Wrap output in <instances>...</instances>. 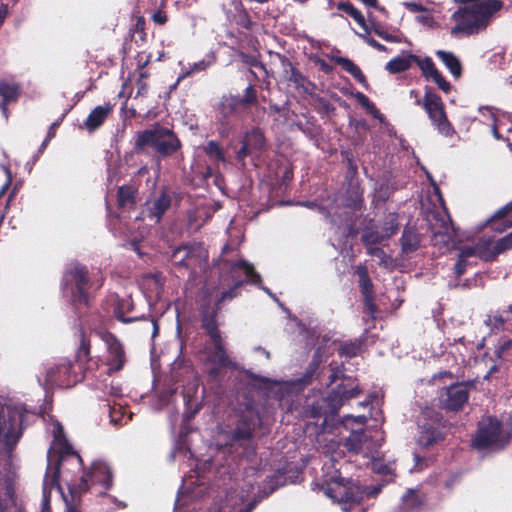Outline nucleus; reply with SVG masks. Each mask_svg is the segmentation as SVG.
I'll return each mask as SVG.
<instances>
[{
    "label": "nucleus",
    "mask_w": 512,
    "mask_h": 512,
    "mask_svg": "<svg viewBox=\"0 0 512 512\" xmlns=\"http://www.w3.org/2000/svg\"><path fill=\"white\" fill-rule=\"evenodd\" d=\"M93 285L94 282L86 265L72 261L65 266L60 281V290L78 313L81 308L90 307L94 298Z\"/></svg>",
    "instance_id": "obj_1"
},
{
    "label": "nucleus",
    "mask_w": 512,
    "mask_h": 512,
    "mask_svg": "<svg viewBox=\"0 0 512 512\" xmlns=\"http://www.w3.org/2000/svg\"><path fill=\"white\" fill-rule=\"evenodd\" d=\"M464 4L451 16V19L456 22V25L451 29L452 35L459 33L467 36L478 34L487 28L492 16L503 7L501 0Z\"/></svg>",
    "instance_id": "obj_2"
},
{
    "label": "nucleus",
    "mask_w": 512,
    "mask_h": 512,
    "mask_svg": "<svg viewBox=\"0 0 512 512\" xmlns=\"http://www.w3.org/2000/svg\"><path fill=\"white\" fill-rule=\"evenodd\" d=\"M40 419V415L24 405H0V437L8 451H12L26 428Z\"/></svg>",
    "instance_id": "obj_3"
},
{
    "label": "nucleus",
    "mask_w": 512,
    "mask_h": 512,
    "mask_svg": "<svg viewBox=\"0 0 512 512\" xmlns=\"http://www.w3.org/2000/svg\"><path fill=\"white\" fill-rule=\"evenodd\" d=\"M201 327L212 343V347L206 348V362L211 364V367L207 370V375L210 380L219 381L225 369L232 368L235 364L228 355L218 321L201 319Z\"/></svg>",
    "instance_id": "obj_4"
},
{
    "label": "nucleus",
    "mask_w": 512,
    "mask_h": 512,
    "mask_svg": "<svg viewBox=\"0 0 512 512\" xmlns=\"http://www.w3.org/2000/svg\"><path fill=\"white\" fill-rule=\"evenodd\" d=\"M147 146L152 147L160 157L165 158L180 150L182 143L173 130L155 124L151 129L139 131L135 135L136 153L142 152Z\"/></svg>",
    "instance_id": "obj_5"
},
{
    "label": "nucleus",
    "mask_w": 512,
    "mask_h": 512,
    "mask_svg": "<svg viewBox=\"0 0 512 512\" xmlns=\"http://www.w3.org/2000/svg\"><path fill=\"white\" fill-rule=\"evenodd\" d=\"M424 90L423 98L420 97L419 91L415 89L410 91V97L415 99L417 106H421L425 110L432 125L441 135L449 138L453 137L456 130L447 117L442 98L431 86H425Z\"/></svg>",
    "instance_id": "obj_6"
},
{
    "label": "nucleus",
    "mask_w": 512,
    "mask_h": 512,
    "mask_svg": "<svg viewBox=\"0 0 512 512\" xmlns=\"http://www.w3.org/2000/svg\"><path fill=\"white\" fill-rule=\"evenodd\" d=\"M321 490L327 497L340 503L344 512H349L363 499L361 487L354 480L341 477L340 474L325 479L321 484Z\"/></svg>",
    "instance_id": "obj_7"
},
{
    "label": "nucleus",
    "mask_w": 512,
    "mask_h": 512,
    "mask_svg": "<svg viewBox=\"0 0 512 512\" xmlns=\"http://www.w3.org/2000/svg\"><path fill=\"white\" fill-rule=\"evenodd\" d=\"M236 270H242L246 276V280H237L234 284L226 291H223L217 298L212 308L203 307L201 312V319H212L217 321L218 315L221 310L222 303L229 299L232 300L239 295V289L244 283H252L258 285L262 282L261 276L255 271L253 265L246 260H239L231 265V272L234 273Z\"/></svg>",
    "instance_id": "obj_8"
},
{
    "label": "nucleus",
    "mask_w": 512,
    "mask_h": 512,
    "mask_svg": "<svg viewBox=\"0 0 512 512\" xmlns=\"http://www.w3.org/2000/svg\"><path fill=\"white\" fill-rule=\"evenodd\" d=\"M170 260L174 267L188 271L195 277L208 265V253L200 244H184L172 251Z\"/></svg>",
    "instance_id": "obj_9"
},
{
    "label": "nucleus",
    "mask_w": 512,
    "mask_h": 512,
    "mask_svg": "<svg viewBox=\"0 0 512 512\" xmlns=\"http://www.w3.org/2000/svg\"><path fill=\"white\" fill-rule=\"evenodd\" d=\"M258 104V91L253 84H249L242 96L238 95H223L217 104L216 112L217 119L222 123H227L228 120L237 115L240 111L249 109Z\"/></svg>",
    "instance_id": "obj_10"
},
{
    "label": "nucleus",
    "mask_w": 512,
    "mask_h": 512,
    "mask_svg": "<svg viewBox=\"0 0 512 512\" xmlns=\"http://www.w3.org/2000/svg\"><path fill=\"white\" fill-rule=\"evenodd\" d=\"M84 379V368L75 369L73 362L67 358L57 361L46 371V382L59 388H71Z\"/></svg>",
    "instance_id": "obj_11"
},
{
    "label": "nucleus",
    "mask_w": 512,
    "mask_h": 512,
    "mask_svg": "<svg viewBox=\"0 0 512 512\" xmlns=\"http://www.w3.org/2000/svg\"><path fill=\"white\" fill-rule=\"evenodd\" d=\"M54 439L59 448V458L55 465V471L53 475V483L58 482L59 478L62 476L64 481L68 479V474L65 471V463L72 459L75 461L78 469H82L83 460L77 451L74 450L72 444L68 441L64 434L63 427L58 425L56 431L54 432Z\"/></svg>",
    "instance_id": "obj_12"
},
{
    "label": "nucleus",
    "mask_w": 512,
    "mask_h": 512,
    "mask_svg": "<svg viewBox=\"0 0 512 512\" xmlns=\"http://www.w3.org/2000/svg\"><path fill=\"white\" fill-rule=\"evenodd\" d=\"M99 337L106 345L103 363L108 367V375L123 370L127 356L123 343L110 331L98 332Z\"/></svg>",
    "instance_id": "obj_13"
},
{
    "label": "nucleus",
    "mask_w": 512,
    "mask_h": 512,
    "mask_svg": "<svg viewBox=\"0 0 512 512\" xmlns=\"http://www.w3.org/2000/svg\"><path fill=\"white\" fill-rule=\"evenodd\" d=\"M71 480L73 482H81L82 480H85L87 483V491L90 487L100 486L102 490L99 491L98 494L105 495L106 491L113 486V473L111 468L105 462L95 461L91 465L90 470L88 472H83L78 480Z\"/></svg>",
    "instance_id": "obj_14"
},
{
    "label": "nucleus",
    "mask_w": 512,
    "mask_h": 512,
    "mask_svg": "<svg viewBox=\"0 0 512 512\" xmlns=\"http://www.w3.org/2000/svg\"><path fill=\"white\" fill-rule=\"evenodd\" d=\"M278 57L284 79L291 83L299 93L313 95L316 84L309 80L285 55L278 54Z\"/></svg>",
    "instance_id": "obj_15"
},
{
    "label": "nucleus",
    "mask_w": 512,
    "mask_h": 512,
    "mask_svg": "<svg viewBox=\"0 0 512 512\" xmlns=\"http://www.w3.org/2000/svg\"><path fill=\"white\" fill-rule=\"evenodd\" d=\"M172 203L171 193L166 187H162L159 192L148 198L142 210L143 218H148L154 223H159L170 208Z\"/></svg>",
    "instance_id": "obj_16"
},
{
    "label": "nucleus",
    "mask_w": 512,
    "mask_h": 512,
    "mask_svg": "<svg viewBox=\"0 0 512 512\" xmlns=\"http://www.w3.org/2000/svg\"><path fill=\"white\" fill-rule=\"evenodd\" d=\"M502 423L495 417L479 425L474 444L478 449H487L501 442Z\"/></svg>",
    "instance_id": "obj_17"
},
{
    "label": "nucleus",
    "mask_w": 512,
    "mask_h": 512,
    "mask_svg": "<svg viewBox=\"0 0 512 512\" xmlns=\"http://www.w3.org/2000/svg\"><path fill=\"white\" fill-rule=\"evenodd\" d=\"M261 419L258 412L248 410L242 415L237 426L231 433V440L234 442L251 440L254 436L255 429L260 425Z\"/></svg>",
    "instance_id": "obj_18"
},
{
    "label": "nucleus",
    "mask_w": 512,
    "mask_h": 512,
    "mask_svg": "<svg viewBox=\"0 0 512 512\" xmlns=\"http://www.w3.org/2000/svg\"><path fill=\"white\" fill-rule=\"evenodd\" d=\"M469 399V390L464 383H455L446 388L444 407L449 411H459Z\"/></svg>",
    "instance_id": "obj_19"
},
{
    "label": "nucleus",
    "mask_w": 512,
    "mask_h": 512,
    "mask_svg": "<svg viewBox=\"0 0 512 512\" xmlns=\"http://www.w3.org/2000/svg\"><path fill=\"white\" fill-rule=\"evenodd\" d=\"M69 495H63L65 501V512H81L78 509V504L81 501V497L87 492V483L85 480L81 482H73L72 480H66Z\"/></svg>",
    "instance_id": "obj_20"
},
{
    "label": "nucleus",
    "mask_w": 512,
    "mask_h": 512,
    "mask_svg": "<svg viewBox=\"0 0 512 512\" xmlns=\"http://www.w3.org/2000/svg\"><path fill=\"white\" fill-rule=\"evenodd\" d=\"M332 404L329 393L326 397H320L311 402L308 405L307 414L314 419L324 417V422H326L329 418L338 414L337 411L333 410Z\"/></svg>",
    "instance_id": "obj_21"
},
{
    "label": "nucleus",
    "mask_w": 512,
    "mask_h": 512,
    "mask_svg": "<svg viewBox=\"0 0 512 512\" xmlns=\"http://www.w3.org/2000/svg\"><path fill=\"white\" fill-rule=\"evenodd\" d=\"M112 112L113 105L109 102L105 103L104 105L96 106L84 121V127L90 133L95 132L104 124Z\"/></svg>",
    "instance_id": "obj_22"
},
{
    "label": "nucleus",
    "mask_w": 512,
    "mask_h": 512,
    "mask_svg": "<svg viewBox=\"0 0 512 512\" xmlns=\"http://www.w3.org/2000/svg\"><path fill=\"white\" fill-rule=\"evenodd\" d=\"M362 393L359 386L348 388L344 384H339L330 391V399L332 400L333 410L339 411L340 408L351 399L357 398Z\"/></svg>",
    "instance_id": "obj_23"
},
{
    "label": "nucleus",
    "mask_w": 512,
    "mask_h": 512,
    "mask_svg": "<svg viewBox=\"0 0 512 512\" xmlns=\"http://www.w3.org/2000/svg\"><path fill=\"white\" fill-rule=\"evenodd\" d=\"M422 242V234H420L415 226L406 225L400 238L401 251L405 255H409L420 248Z\"/></svg>",
    "instance_id": "obj_24"
},
{
    "label": "nucleus",
    "mask_w": 512,
    "mask_h": 512,
    "mask_svg": "<svg viewBox=\"0 0 512 512\" xmlns=\"http://www.w3.org/2000/svg\"><path fill=\"white\" fill-rule=\"evenodd\" d=\"M138 188L134 184L121 185L117 189V205L122 210H133L138 199Z\"/></svg>",
    "instance_id": "obj_25"
},
{
    "label": "nucleus",
    "mask_w": 512,
    "mask_h": 512,
    "mask_svg": "<svg viewBox=\"0 0 512 512\" xmlns=\"http://www.w3.org/2000/svg\"><path fill=\"white\" fill-rule=\"evenodd\" d=\"M424 504V498L417 489H408L393 512H420Z\"/></svg>",
    "instance_id": "obj_26"
},
{
    "label": "nucleus",
    "mask_w": 512,
    "mask_h": 512,
    "mask_svg": "<svg viewBox=\"0 0 512 512\" xmlns=\"http://www.w3.org/2000/svg\"><path fill=\"white\" fill-rule=\"evenodd\" d=\"M510 212H512V201L497 210L493 216L486 221V225H489L493 231L498 233L512 228V221L505 219Z\"/></svg>",
    "instance_id": "obj_27"
},
{
    "label": "nucleus",
    "mask_w": 512,
    "mask_h": 512,
    "mask_svg": "<svg viewBox=\"0 0 512 512\" xmlns=\"http://www.w3.org/2000/svg\"><path fill=\"white\" fill-rule=\"evenodd\" d=\"M79 345L75 353V360L78 366H82L91 359V340L89 335L85 332L84 328L80 326Z\"/></svg>",
    "instance_id": "obj_28"
},
{
    "label": "nucleus",
    "mask_w": 512,
    "mask_h": 512,
    "mask_svg": "<svg viewBox=\"0 0 512 512\" xmlns=\"http://www.w3.org/2000/svg\"><path fill=\"white\" fill-rule=\"evenodd\" d=\"M435 55L442 61L455 79L462 76V64L454 53L445 50H437Z\"/></svg>",
    "instance_id": "obj_29"
},
{
    "label": "nucleus",
    "mask_w": 512,
    "mask_h": 512,
    "mask_svg": "<svg viewBox=\"0 0 512 512\" xmlns=\"http://www.w3.org/2000/svg\"><path fill=\"white\" fill-rule=\"evenodd\" d=\"M458 256L464 259L477 256L484 261H492L496 258L493 254V249L491 251L487 250L486 247L480 243L475 246L461 247Z\"/></svg>",
    "instance_id": "obj_30"
},
{
    "label": "nucleus",
    "mask_w": 512,
    "mask_h": 512,
    "mask_svg": "<svg viewBox=\"0 0 512 512\" xmlns=\"http://www.w3.org/2000/svg\"><path fill=\"white\" fill-rule=\"evenodd\" d=\"M443 439L444 435L442 431L439 428L428 424L422 427L418 441L421 446L428 448L442 441Z\"/></svg>",
    "instance_id": "obj_31"
},
{
    "label": "nucleus",
    "mask_w": 512,
    "mask_h": 512,
    "mask_svg": "<svg viewBox=\"0 0 512 512\" xmlns=\"http://www.w3.org/2000/svg\"><path fill=\"white\" fill-rule=\"evenodd\" d=\"M333 60L336 64L340 65L341 68L349 73L357 82L367 87V79L363 74L362 70L349 58L337 56L334 57Z\"/></svg>",
    "instance_id": "obj_32"
},
{
    "label": "nucleus",
    "mask_w": 512,
    "mask_h": 512,
    "mask_svg": "<svg viewBox=\"0 0 512 512\" xmlns=\"http://www.w3.org/2000/svg\"><path fill=\"white\" fill-rule=\"evenodd\" d=\"M367 436L364 429L353 430L344 441V447L347 451L358 454L362 450L363 443L366 441Z\"/></svg>",
    "instance_id": "obj_33"
},
{
    "label": "nucleus",
    "mask_w": 512,
    "mask_h": 512,
    "mask_svg": "<svg viewBox=\"0 0 512 512\" xmlns=\"http://www.w3.org/2000/svg\"><path fill=\"white\" fill-rule=\"evenodd\" d=\"M243 141L253 151L257 152L263 150L266 144L264 133L258 127H254L250 131L246 132Z\"/></svg>",
    "instance_id": "obj_34"
},
{
    "label": "nucleus",
    "mask_w": 512,
    "mask_h": 512,
    "mask_svg": "<svg viewBox=\"0 0 512 512\" xmlns=\"http://www.w3.org/2000/svg\"><path fill=\"white\" fill-rule=\"evenodd\" d=\"M338 10L349 15L353 20L367 33H369L368 25L364 15L350 2H339L336 4Z\"/></svg>",
    "instance_id": "obj_35"
},
{
    "label": "nucleus",
    "mask_w": 512,
    "mask_h": 512,
    "mask_svg": "<svg viewBox=\"0 0 512 512\" xmlns=\"http://www.w3.org/2000/svg\"><path fill=\"white\" fill-rule=\"evenodd\" d=\"M133 308L132 301L129 299H120L117 301L114 307V316L117 320L122 323H132L138 321L140 319H144V317H126L125 312L130 311Z\"/></svg>",
    "instance_id": "obj_36"
},
{
    "label": "nucleus",
    "mask_w": 512,
    "mask_h": 512,
    "mask_svg": "<svg viewBox=\"0 0 512 512\" xmlns=\"http://www.w3.org/2000/svg\"><path fill=\"white\" fill-rule=\"evenodd\" d=\"M20 94L21 86L18 83L0 81V96L3 98L2 102H5V104L16 102Z\"/></svg>",
    "instance_id": "obj_37"
},
{
    "label": "nucleus",
    "mask_w": 512,
    "mask_h": 512,
    "mask_svg": "<svg viewBox=\"0 0 512 512\" xmlns=\"http://www.w3.org/2000/svg\"><path fill=\"white\" fill-rule=\"evenodd\" d=\"M411 55L412 54H409L408 56H397L391 59L385 66L386 70L391 74L407 71L411 67L412 63H414Z\"/></svg>",
    "instance_id": "obj_38"
},
{
    "label": "nucleus",
    "mask_w": 512,
    "mask_h": 512,
    "mask_svg": "<svg viewBox=\"0 0 512 512\" xmlns=\"http://www.w3.org/2000/svg\"><path fill=\"white\" fill-rule=\"evenodd\" d=\"M356 273L359 277V288L363 297L367 296H375L374 295V287L371 281V278L368 274V270L365 266L359 265L357 267Z\"/></svg>",
    "instance_id": "obj_39"
},
{
    "label": "nucleus",
    "mask_w": 512,
    "mask_h": 512,
    "mask_svg": "<svg viewBox=\"0 0 512 512\" xmlns=\"http://www.w3.org/2000/svg\"><path fill=\"white\" fill-rule=\"evenodd\" d=\"M362 346L363 340L361 339L345 341L340 344L338 348V354L341 357L354 358L360 354Z\"/></svg>",
    "instance_id": "obj_40"
},
{
    "label": "nucleus",
    "mask_w": 512,
    "mask_h": 512,
    "mask_svg": "<svg viewBox=\"0 0 512 512\" xmlns=\"http://www.w3.org/2000/svg\"><path fill=\"white\" fill-rule=\"evenodd\" d=\"M411 58L414 60V63L417 64L421 70L422 76L426 80H430V78L439 71L430 57L420 58L417 55H411Z\"/></svg>",
    "instance_id": "obj_41"
},
{
    "label": "nucleus",
    "mask_w": 512,
    "mask_h": 512,
    "mask_svg": "<svg viewBox=\"0 0 512 512\" xmlns=\"http://www.w3.org/2000/svg\"><path fill=\"white\" fill-rule=\"evenodd\" d=\"M204 151L210 159H213L215 161L224 162L226 159L225 152L217 141H208L204 147Z\"/></svg>",
    "instance_id": "obj_42"
},
{
    "label": "nucleus",
    "mask_w": 512,
    "mask_h": 512,
    "mask_svg": "<svg viewBox=\"0 0 512 512\" xmlns=\"http://www.w3.org/2000/svg\"><path fill=\"white\" fill-rule=\"evenodd\" d=\"M356 98L359 104L365 108L374 118L381 119L382 114L370 99L362 92H357Z\"/></svg>",
    "instance_id": "obj_43"
},
{
    "label": "nucleus",
    "mask_w": 512,
    "mask_h": 512,
    "mask_svg": "<svg viewBox=\"0 0 512 512\" xmlns=\"http://www.w3.org/2000/svg\"><path fill=\"white\" fill-rule=\"evenodd\" d=\"M512 249V231L499 238L493 245V254L497 257L499 254Z\"/></svg>",
    "instance_id": "obj_44"
},
{
    "label": "nucleus",
    "mask_w": 512,
    "mask_h": 512,
    "mask_svg": "<svg viewBox=\"0 0 512 512\" xmlns=\"http://www.w3.org/2000/svg\"><path fill=\"white\" fill-rule=\"evenodd\" d=\"M399 229L398 215L396 213H390L384 223L383 231L388 237L393 236Z\"/></svg>",
    "instance_id": "obj_45"
},
{
    "label": "nucleus",
    "mask_w": 512,
    "mask_h": 512,
    "mask_svg": "<svg viewBox=\"0 0 512 512\" xmlns=\"http://www.w3.org/2000/svg\"><path fill=\"white\" fill-rule=\"evenodd\" d=\"M239 58H240L242 63H244V64H246V65H248L250 67L259 68L265 74H268V70L266 68V65L262 61H260L257 56L241 52L239 54Z\"/></svg>",
    "instance_id": "obj_46"
},
{
    "label": "nucleus",
    "mask_w": 512,
    "mask_h": 512,
    "mask_svg": "<svg viewBox=\"0 0 512 512\" xmlns=\"http://www.w3.org/2000/svg\"><path fill=\"white\" fill-rule=\"evenodd\" d=\"M317 372V369L312 368L311 366H307L303 375L295 380V384L301 387H305L309 384H311L315 374Z\"/></svg>",
    "instance_id": "obj_47"
},
{
    "label": "nucleus",
    "mask_w": 512,
    "mask_h": 512,
    "mask_svg": "<svg viewBox=\"0 0 512 512\" xmlns=\"http://www.w3.org/2000/svg\"><path fill=\"white\" fill-rule=\"evenodd\" d=\"M431 81H433L438 88L443 91L444 93L448 94L452 90V86L450 82H448L445 77L442 75L440 71H438L435 75H433L430 78Z\"/></svg>",
    "instance_id": "obj_48"
},
{
    "label": "nucleus",
    "mask_w": 512,
    "mask_h": 512,
    "mask_svg": "<svg viewBox=\"0 0 512 512\" xmlns=\"http://www.w3.org/2000/svg\"><path fill=\"white\" fill-rule=\"evenodd\" d=\"M209 66V62H207L206 60H200L196 63L193 64V66L190 68L189 71L185 72L183 74V76L179 77L177 79V82L175 83V85L173 87H175L183 78L187 77V76H190L191 74L195 73V72H201V71H204L208 68Z\"/></svg>",
    "instance_id": "obj_49"
},
{
    "label": "nucleus",
    "mask_w": 512,
    "mask_h": 512,
    "mask_svg": "<svg viewBox=\"0 0 512 512\" xmlns=\"http://www.w3.org/2000/svg\"><path fill=\"white\" fill-rule=\"evenodd\" d=\"M363 304L365 310L368 312L370 318L374 320L377 313V305L375 303V296L363 297Z\"/></svg>",
    "instance_id": "obj_50"
},
{
    "label": "nucleus",
    "mask_w": 512,
    "mask_h": 512,
    "mask_svg": "<svg viewBox=\"0 0 512 512\" xmlns=\"http://www.w3.org/2000/svg\"><path fill=\"white\" fill-rule=\"evenodd\" d=\"M359 36L372 48L376 49L379 52H387L388 48L375 40L374 38L369 36V33L365 32V34H359Z\"/></svg>",
    "instance_id": "obj_51"
},
{
    "label": "nucleus",
    "mask_w": 512,
    "mask_h": 512,
    "mask_svg": "<svg viewBox=\"0 0 512 512\" xmlns=\"http://www.w3.org/2000/svg\"><path fill=\"white\" fill-rule=\"evenodd\" d=\"M470 265L468 259L460 258L458 259L454 265V273L456 278H460L467 270V267Z\"/></svg>",
    "instance_id": "obj_52"
},
{
    "label": "nucleus",
    "mask_w": 512,
    "mask_h": 512,
    "mask_svg": "<svg viewBox=\"0 0 512 512\" xmlns=\"http://www.w3.org/2000/svg\"><path fill=\"white\" fill-rule=\"evenodd\" d=\"M442 228L443 231L434 232V237L437 238L438 236L441 237H447V239H451L452 235L449 234V230L453 229L452 227V220L450 216H447V220L442 219Z\"/></svg>",
    "instance_id": "obj_53"
},
{
    "label": "nucleus",
    "mask_w": 512,
    "mask_h": 512,
    "mask_svg": "<svg viewBox=\"0 0 512 512\" xmlns=\"http://www.w3.org/2000/svg\"><path fill=\"white\" fill-rule=\"evenodd\" d=\"M148 77L149 74L146 71L140 72L139 78L137 80V95H144L147 92L148 85L145 80Z\"/></svg>",
    "instance_id": "obj_54"
},
{
    "label": "nucleus",
    "mask_w": 512,
    "mask_h": 512,
    "mask_svg": "<svg viewBox=\"0 0 512 512\" xmlns=\"http://www.w3.org/2000/svg\"><path fill=\"white\" fill-rule=\"evenodd\" d=\"M151 19L155 24L163 26L167 23L168 16L165 10L158 9L153 12Z\"/></svg>",
    "instance_id": "obj_55"
},
{
    "label": "nucleus",
    "mask_w": 512,
    "mask_h": 512,
    "mask_svg": "<svg viewBox=\"0 0 512 512\" xmlns=\"http://www.w3.org/2000/svg\"><path fill=\"white\" fill-rule=\"evenodd\" d=\"M373 471L381 474V475H390L392 473V468L385 463H382L381 461H373L372 463Z\"/></svg>",
    "instance_id": "obj_56"
},
{
    "label": "nucleus",
    "mask_w": 512,
    "mask_h": 512,
    "mask_svg": "<svg viewBox=\"0 0 512 512\" xmlns=\"http://www.w3.org/2000/svg\"><path fill=\"white\" fill-rule=\"evenodd\" d=\"M403 5L405 6V8L408 11L413 12V13L423 12L426 10L425 7L421 3L414 2V1L404 2Z\"/></svg>",
    "instance_id": "obj_57"
},
{
    "label": "nucleus",
    "mask_w": 512,
    "mask_h": 512,
    "mask_svg": "<svg viewBox=\"0 0 512 512\" xmlns=\"http://www.w3.org/2000/svg\"><path fill=\"white\" fill-rule=\"evenodd\" d=\"M254 152L247 144L243 141L241 148L237 152V159L244 160L248 155Z\"/></svg>",
    "instance_id": "obj_58"
},
{
    "label": "nucleus",
    "mask_w": 512,
    "mask_h": 512,
    "mask_svg": "<svg viewBox=\"0 0 512 512\" xmlns=\"http://www.w3.org/2000/svg\"><path fill=\"white\" fill-rule=\"evenodd\" d=\"M316 64L318 65L319 70L325 74H330L333 71L332 65H330L326 60L322 58H318L316 60Z\"/></svg>",
    "instance_id": "obj_59"
},
{
    "label": "nucleus",
    "mask_w": 512,
    "mask_h": 512,
    "mask_svg": "<svg viewBox=\"0 0 512 512\" xmlns=\"http://www.w3.org/2000/svg\"><path fill=\"white\" fill-rule=\"evenodd\" d=\"M379 37L382 38L383 40H385L387 42H391V43H401L402 42L401 37L392 35V34L386 32L384 29L381 32V35H379Z\"/></svg>",
    "instance_id": "obj_60"
},
{
    "label": "nucleus",
    "mask_w": 512,
    "mask_h": 512,
    "mask_svg": "<svg viewBox=\"0 0 512 512\" xmlns=\"http://www.w3.org/2000/svg\"><path fill=\"white\" fill-rule=\"evenodd\" d=\"M296 125H297L298 129L300 131H302L305 135H307L311 138L315 136V127L309 126V125H306L303 123H297Z\"/></svg>",
    "instance_id": "obj_61"
},
{
    "label": "nucleus",
    "mask_w": 512,
    "mask_h": 512,
    "mask_svg": "<svg viewBox=\"0 0 512 512\" xmlns=\"http://www.w3.org/2000/svg\"><path fill=\"white\" fill-rule=\"evenodd\" d=\"M321 362H322V356H321L320 350L317 349V351L313 354L312 359L308 365L311 366L312 368H315L318 370Z\"/></svg>",
    "instance_id": "obj_62"
},
{
    "label": "nucleus",
    "mask_w": 512,
    "mask_h": 512,
    "mask_svg": "<svg viewBox=\"0 0 512 512\" xmlns=\"http://www.w3.org/2000/svg\"><path fill=\"white\" fill-rule=\"evenodd\" d=\"M330 367H331V374L329 376V385L333 384L339 378V373H340V370L338 367H333L332 364L330 365Z\"/></svg>",
    "instance_id": "obj_63"
},
{
    "label": "nucleus",
    "mask_w": 512,
    "mask_h": 512,
    "mask_svg": "<svg viewBox=\"0 0 512 512\" xmlns=\"http://www.w3.org/2000/svg\"><path fill=\"white\" fill-rule=\"evenodd\" d=\"M60 122L59 121H56V122H53L49 129H48V132H47V135L46 137H48V140H51L55 137L56 135V129L57 127L59 126Z\"/></svg>",
    "instance_id": "obj_64"
}]
</instances>
